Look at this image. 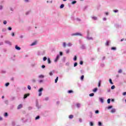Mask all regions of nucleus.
I'll use <instances>...</instances> for the list:
<instances>
[{"mask_svg":"<svg viewBox=\"0 0 126 126\" xmlns=\"http://www.w3.org/2000/svg\"><path fill=\"white\" fill-rule=\"evenodd\" d=\"M72 36H82V34L80 33L77 32L76 33L73 34Z\"/></svg>","mask_w":126,"mask_h":126,"instance_id":"f257e3e1","label":"nucleus"},{"mask_svg":"<svg viewBox=\"0 0 126 126\" xmlns=\"http://www.w3.org/2000/svg\"><path fill=\"white\" fill-rule=\"evenodd\" d=\"M30 95V94H24V99H26V98H27V97Z\"/></svg>","mask_w":126,"mask_h":126,"instance_id":"f03ea898","label":"nucleus"},{"mask_svg":"<svg viewBox=\"0 0 126 126\" xmlns=\"http://www.w3.org/2000/svg\"><path fill=\"white\" fill-rule=\"evenodd\" d=\"M59 59H60V55H58L57 56L56 59L55 60V63H57V62H58V61L59 60Z\"/></svg>","mask_w":126,"mask_h":126,"instance_id":"7ed1b4c3","label":"nucleus"},{"mask_svg":"<svg viewBox=\"0 0 126 126\" xmlns=\"http://www.w3.org/2000/svg\"><path fill=\"white\" fill-rule=\"evenodd\" d=\"M22 107H23L22 104L19 105L17 107L18 110L21 109V108H22Z\"/></svg>","mask_w":126,"mask_h":126,"instance_id":"20e7f679","label":"nucleus"},{"mask_svg":"<svg viewBox=\"0 0 126 126\" xmlns=\"http://www.w3.org/2000/svg\"><path fill=\"white\" fill-rule=\"evenodd\" d=\"M15 49L19 50H21V48L20 47H18L17 45H16Z\"/></svg>","mask_w":126,"mask_h":126,"instance_id":"39448f33","label":"nucleus"},{"mask_svg":"<svg viewBox=\"0 0 126 126\" xmlns=\"http://www.w3.org/2000/svg\"><path fill=\"white\" fill-rule=\"evenodd\" d=\"M97 90H98V89L97 88H95L93 90V92H94V93L97 92Z\"/></svg>","mask_w":126,"mask_h":126,"instance_id":"423d86ee","label":"nucleus"},{"mask_svg":"<svg viewBox=\"0 0 126 126\" xmlns=\"http://www.w3.org/2000/svg\"><path fill=\"white\" fill-rule=\"evenodd\" d=\"M67 46L68 47H71L72 46V44H71V43L70 42H69L67 44Z\"/></svg>","mask_w":126,"mask_h":126,"instance_id":"0eeeda50","label":"nucleus"},{"mask_svg":"<svg viewBox=\"0 0 126 126\" xmlns=\"http://www.w3.org/2000/svg\"><path fill=\"white\" fill-rule=\"evenodd\" d=\"M92 18L94 20H97V17H95V16L92 17Z\"/></svg>","mask_w":126,"mask_h":126,"instance_id":"6e6552de","label":"nucleus"},{"mask_svg":"<svg viewBox=\"0 0 126 126\" xmlns=\"http://www.w3.org/2000/svg\"><path fill=\"white\" fill-rule=\"evenodd\" d=\"M37 44V42L35 41L33 42L32 44H31V46H34V45H36Z\"/></svg>","mask_w":126,"mask_h":126,"instance_id":"1a4fd4ad","label":"nucleus"},{"mask_svg":"<svg viewBox=\"0 0 126 126\" xmlns=\"http://www.w3.org/2000/svg\"><path fill=\"white\" fill-rule=\"evenodd\" d=\"M47 62H48V63H49V64L51 63V60L50 59V58L47 59Z\"/></svg>","mask_w":126,"mask_h":126,"instance_id":"9d476101","label":"nucleus"},{"mask_svg":"<svg viewBox=\"0 0 126 126\" xmlns=\"http://www.w3.org/2000/svg\"><path fill=\"white\" fill-rule=\"evenodd\" d=\"M116 112V109H112L111 111V113H115Z\"/></svg>","mask_w":126,"mask_h":126,"instance_id":"9b49d317","label":"nucleus"},{"mask_svg":"<svg viewBox=\"0 0 126 126\" xmlns=\"http://www.w3.org/2000/svg\"><path fill=\"white\" fill-rule=\"evenodd\" d=\"M63 48H65L66 47V43L65 42L63 43Z\"/></svg>","mask_w":126,"mask_h":126,"instance_id":"f8f14e48","label":"nucleus"},{"mask_svg":"<svg viewBox=\"0 0 126 126\" xmlns=\"http://www.w3.org/2000/svg\"><path fill=\"white\" fill-rule=\"evenodd\" d=\"M63 7H64V4H61L60 6V8H63Z\"/></svg>","mask_w":126,"mask_h":126,"instance_id":"ddd939ff","label":"nucleus"},{"mask_svg":"<svg viewBox=\"0 0 126 126\" xmlns=\"http://www.w3.org/2000/svg\"><path fill=\"white\" fill-rule=\"evenodd\" d=\"M100 86H101V80H99L98 82V87H100Z\"/></svg>","mask_w":126,"mask_h":126,"instance_id":"4468645a","label":"nucleus"},{"mask_svg":"<svg viewBox=\"0 0 126 126\" xmlns=\"http://www.w3.org/2000/svg\"><path fill=\"white\" fill-rule=\"evenodd\" d=\"M107 103H108V104H110V103H111V99L108 98L107 99Z\"/></svg>","mask_w":126,"mask_h":126,"instance_id":"2eb2a0df","label":"nucleus"},{"mask_svg":"<svg viewBox=\"0 0 126 126\" xmlns=\"http://www.w3.org/2000/svg\"><path fill=\"white\" fill-rule=\"evenodd\" d=\"M89 96H90V97H93V96H94V93L90 94H89Z\"/></svg>","mask_w":126,"mask_h":126,"instance_id":"dca6fc26","label":"nucleus"},{"mask_svg":"<svg viewBox=\"0 0 126 126\" xmlns=\"http://www.w3.org/2000/svg\"><path fill=\"white\" fill-rule=\"evenodd\" d=\"M58 80H59V77H57L56 79H55V83L58 82Z\"/></svg>","mask_w":126,"mask_h":126,"instance_id":"f3484780","label":"nucleus"},{"mask_svg":"<svg viewBox=\"0 0 126 126\" xmlns=\"http://www.w3.org/2000/svg\"><path fill=\"white\" fill-rule=\"evenodd\" d=\"M111 50H113V51H116V50H117V48L116 47H112Z\"/></svg>","mask_w":126,"mask_h":126,"instance_id":"a211bd4d","label":"nucleus"},{"mask_svg":"<svg viewBox=\"0 0 126 126\" xmlns=\"http://www.w3.org/2000/svg\"><path fill=\"white\" fill-rule=\"evenodd\" d=\"M39 78H44V75H40L39 76Z\"/></svg>","mask_w":126,"mask_h":126,"instance_id":"6ab92c4d","label":"nucleus"},{"mask_svg":"<svg viewBox=\"0 0 126 126\" xmlns=\"http://www.w3.org/2000/svg\"><path fill=\"white\" fill-rule=\"evenodd\" d=\"M28 89L29 90H31V86H30V85H28Z\"/></svg>","mask_w":126,"mask_h":126,"instance_id":"aec40b11","label":"nucleus"},{"mask_svg":"<svg viewBox=\"0 0 126 126\" xmlns=\"http://www.w3.org/2000/svg\"><path fill=\"white\" fill-rule=\"evenodd\" d=\"M100 102H101V103H103L104 99H103V98H100Z\"/></svg>","mask_w":126,"mask_h":126,"instance_id":"412c9836","label":"nucleus"},{"mask_svg":"<svg viewBox=\"0 0 126 126\" xmlns=\"http://www.w3.org/2000/svg\"><path fill=\"white\" fill-rule=\"evenodd\" d=\"M69 118L70 119H73V115H69Z\"/></svg>","mask_w":126,"mask_h":126,"instance_id":"4be33fe9","label":"nucleus"},{"mask_svg":"<svg viewBox=\"0 0 126 126\" xmlns=\"http://www.w3.org/2000/svg\"><path fill=\"white\" fill-rule=\"evenodd\" d=\"M84 79V75L81 76V80H83Z\"/></svg>","mask_w":126,"mask_h":126,"instance_id":"5701e85b","label":"nucleus"},{"mask_svg":"<svg viewBox=\"0 0 126 126\" xmlns=\"http://www.w3.org/2000/svg\"><path fill=\"white\" fill-rule=\"evenodd\" d=\"M106 46H109V41H107L105 43Z\"/></svg>","mask_w":126,"mask_h":126,"instance_id":"b1692460","label":"nucleus"},{"mask_svg":"<svg viewBox=\"0 0 126 126\" xmlns=\"http://www.w3.org/2000/svg\"><path fill=\"white\" fill-rule=\"evenodd\" d=\"M69 49H67L66 50V54H69Z\"/></svg>","mask_w":126,"mask_h":126,"instance_id":"393cba45","label":"nucleus"},{"mask_svg":"<svg viewBox=\"0 0 126 126\" xmlns=\"http://www.w3.org/2000/svg\"><path fill=\"white\" fill-rule=\"evenodd\" d=\"M76 107H77V108H79V107H80V104L77 103L76 104Z\"/></svg>","mask_w":126,"mask_h":126,"instance_id":"a878e982","label":"nucleus"},{"mask_svg":"<svg viewBox=\"0 0 126 126\" xmlns=\"http://www.w3.org/2000/svg\"><path fill=\"white\" fill-rule=\"evenodd\" d=\"M74 61H76V60H77V57H76V56H74V58L73 59Z\"/></svg>","mask_w":126,"mask_h":126,"instance_id":"bb28decb","label":"nucleus"},{"mask_svg":"<svg viewBox=\"0 0 126 126\" xmlns=\"http://www.w3.org/2000/svg\"><path fill=\"white\" fill-rule=\"evenodd\" d=\"M42 91H43V88H40L38 91L39 92H42Z\"/></svg>","mask_w":126,"mask_h":126,"instance_id":"cd10ccee","label":"nucleus"},{"mask_svg":"<svg viewBox=\"0 0 126 126\" xmlns=\"http://www.w3.org/2000/svg\"><path fill=\"white\" fill-rule=\"evenodd\" d=\"M109 82H110V84H113V82L112 81V79H109Z\"/></svg>","mask_w":126,"mask_h":126,"instance_id":"c85d7f7f","label":"nucleus"},{"mask_svg":"<svg viewBox=\"0 0 126 126\" xmlns=\"http://www.w3.org/2000/svg\"><path fill=\"white\" fill-rule=\"evenodd\" d=\"M122 72H123V70H122V69H120L118 71V73H122Z\"/></svg>","mask_w":126,"mask_h":126,"instance_id":"c756f323","label":"nucleus"},{"mask_svg":"<svg viewBox=\"0 0 126 126\" xmlns=\"http://www.w3.org/2000/svg\"><path fill=\"white\" fill-rule=\"evenodd\" d=\"M68 93H73V91L72 90H69L68 91Z\"/></svg>","mask_w":126,"mask_h":126,"instance_id":"7c9ffc66","label":"nucleus"},{"mask_svg":"<svg viewBox=\"0 0 126 126\" xmlns=\"http://www.w3.org/2000/svg\"><path fill=\"white\" fill-rule=\"evenodd\" d=\"M4 116L5 117H7L8 116V114H7V113L6 112V113H4Z\"/></svg>","mask_w":126,"mask_h":126,"instance_id":"2f4dec72","label":"nucleus"},{"mask_svg":"<svg viewBox=\"0 0 126 126\" xmlns=\"http://www.w3.org/2000/svg\"><path fill=\"white\" fill-rule=\"evenodd\" d=\"M40 119V116H38L35 118V120H39Z\"/></svg>","mask_w":126,"mask_h":126,"instance_id":"473e14b6","label":"nucleus"},{"mask_svg":"<svg viewBox=\"0 0 126 126\" xmlns=\"http://www.w3.org/2000/svg\"><path fill=\"white\" fill-rule=\"evenodd\" d=\"M72 4H74V3H76V1L74 0L72 2Z\"/></svg>","mask_w":126,"mask_h":126,"instance_id":"72a5a7b5","label":"nucleus"},{"mask_svg":"<svg viewBox=\"0 0 126 126\" xmlns=\"http://www.w3.org/2000/svg\"><path fill=\"white\" fill-rule=\"evenodd\" d=\"M112 108H113L112 106H109L108 107V109H112Z\"/></svg>","mask_w":126,"mask_h":126,"instance_id":"f704fd0d","label":"nucleus"},{"mask_svg":"<svg viewBox=\"0 0 126 126\" xmlns=\"http://www.w3.org/2000/svg\"><path fill=\"white\" fill-rule=\"evenodd\" d=\"M90 125L91 126H94L93 122H90Z\"/></svg>","mask_w":126,"mask_h":126,"instance_id":"c9c22d12","label":"nucleus"},{"mask_svg":"<svg viewBox=\"0 0 126 126\" xmlns=\"http://www.w3.org/2000/svg\"><path fill=\"white\" fill-rule=\"evenodd\" d=\"M43 61L45 62V61H47V57H45L43 58Z\"/></svg>","mask_w":126,"mask_h":126,"instance_id":"e433bc0d","label":"nucleus"},{"mask_svg":"<svg viewBox=\"0 0 126 126\" xmlns=\"http://www.w3.org/2000/svg\"><path fill=\"white\" fill-rule=\"evenodd\" d=\"M95 114H99V110H96L95 111Z\"/></svg>","mask_w":126,"mask_h":126,"instance_id":"4c0bfd02","label":"nucleus"},{"mask_svg":"<svg viewBox=\"0 0 126 126\" xmlns=\"http://www.w3.org/2000/svg\"><path fill=\"white\" fill-rule=\"evenodd\" d=\"M77 66V63H75L74 64V66L75 67V66Z\"/></svg>","mask_w":126,"mask_h":126,"instance_id":"58836bf2","label":"nucleus"},{"mask_svg":"<svg viewBox=\"0 0 126 126\" xmlns=\"http://www.w3.org/2000/svg\"><path fill=\"white\" fill-rule=\"evenodd\" d=\"M111 89H115V85H113L111 87Z\"/></svg>","mask_w":126,"mask_h":126,"instance_id":"ea45409f","label":"nucleus"},{"mask_svg":"<svg viewBox=\"0 0 126 126\" xmlns=\"http://www.w3.org/2000/svg\"><path fill=\"white\" fill-rule=\"evenodd\" d=\"M98 126H102V123L99 122H98Z\"/></svg>","mask_w":126,"mask_h":126,"instance_id":"a19ab883","label":"nucleus"},{"mask_svg":"<svg viewBox=\"0 0 126 126\" xmlns=\"http://www.w3.org/2000/svg\"><path fill=\"white\" fill-rule=\"evenodd\" d=\"M80 64H81V65L83 64V61H80Z\"/></svg>","mask_w":126,"mask_h":126,"instance_id":"79ce46f5","label":"nucleus"},{"mask_svg":"<svg viewBox=\"0 0 126 126\" xmlns=\"http://www.w3.org/2000/svg\"><path fill=\"white\" fill-rule=\"evenodd\" d=\"M9 85V83H7L5 84V86H8Z\"/></svg>","mask_w":126,"mask_h":126,"instance_id":"37998d69","label":"nucleus"},{"mask_svg":"<svg viewBox=\"0 0 126 126\" xmlns=\"http://www.w3.org/2000/svg\"><path fill=\"white\" fill-rule=\"evenodd\" d=\"M41 67L42 68H45L46 67V66H45V65H43Z\"/></svg>","mask_w":126,"mask_h":126,"instance_id":"c03bdc74","label":"nucleus"},{"mask_svg":"<svg viewBox=\"0 0 126 126\" xmlns=\"http://www.w3.org/2000/svg\"><path fill=\"white\" fill-rule=\"evenodd\" d=\"M45 100L46 101H48V100H49V97H46V98H45Z\"/></svg>","mask_w":126,"mask_h":126,"instance_id":"a18cd8bd","label":"nucleus"},{"mask_svg":"<svg viewBox=\"0 0 126 126\" xmlns=\"http://www.w3.org/2000/svg\"><path fill=\"white\" fill-rule=\"evenodd\" d=\"M39 96H41L42 95V92H39V94H38Z\"/></svg>","mask_w":126,"mask_h":126,"instance_id":"49530a36","label":"nucleus"},{"mask_svg":"<svg viewBox=\"0 0 126 126\" xmlns=\"http://www.w3.org/2000/svg\"><path fill=\"white\" fill-rule=\"evenodd\" d=\"M49 75H50V76L53 75V73H52V72H50L49 73Z\"/></svg>","mask_w":126,"mask_h":126,"instance_id":"de8ad7c7","label":"nucleus"},{"mask_svg":"<svg viewBox=\"0 0 126 126\" xmlns=\"http://www.w3.org/2000/svg\"><path fill=\"white\" fill-rule=\"evenodd\" d=\"M7 22H6V21H4L3 22V24H4L5 25V24H6Z\"/></svg>","mask_w":126,"mask_h":126,"instance_id":"09e8293b","label":"nucleus"},{"mask_svg":"<svg viewBox=\"0 0 126 126\" xmlns=\"http://www.w3.org/2000/svg\"><path fill=\"white\" fill-rule=\"evenodd\" d=\"M123 95H124V96H125V95H126V92L123 93Z\"/></svg>","mask_w":126,"mask_h":126,"instance_id":"8fccbe9b","label":"nucleus"},{"mask_svg":"<svg viewBox=\"0 0 126 126\" xmlns=\"http://www.w3.org/2000/svg\"><path fill=\"white\" fill-rule=\"evenodd\" d=\"M2 8H3V6H0V9L1 10Z\"/></svg>","mask_w":126,"mask_h":126,"instance_id":"3c124183","label":"nucleus"},{"mask_svg":"<svg viewBox=\"0 0 126 126\" xmlns=\"http://www.w3.org/2000/svg\"><path fill=\"white\" fill-rule=\"evenodd\" d=\"M103 20H104V21H105V20H107V18H103Z\"/></svg>","mask_w":126,"mask_h":126,"instance_id":"603ef678","label":"nucleus"},{"mask_svg":"<svg viewBox=\"0 0 126 126\" xmlns=\"http://www.w3.org/2000/svg\"><path fill=\"white\" fill-rule=\"evenodd\" d=\"M60 56H63V52H60Z\"/></svg>","mask_w":126,"mask_h":126,"instance_id":"864d4df0","label":"nucleus"},{"mask_svg":"<svg viewBox=\"0 0 126 126\" xmlns=\"http://www.w3.org/2000/svg\"><path fill=\"white\" fill-rule=\"evenodd\" d=\"M118 11H119V10H114V12H118Z\"/></svg>","mask_w":126,"mask_h":126,"instance_id":"5fc2aeb1","label":"nucleus"},{"mask_svg":"<svg viewBox=\"0 0 126 126\" xmlns=\"http://www.w3.org/2000/svg\"><path fill=\"white\" fill-rule=\"evenodd\" d=\"M8 30H11L12 28H11V27H9L8 28Z\"/></svg>","mask_w":126,"mask_h":126,"instance_id":"6e6d98bb","label":"nucleus"},{"mask_svg":"<svg viewBox=\"0 0 126 126\" xmlns=\"http://www.w3.org/2000/svg\"><path fill=\"white\" fill-rule=\"evenodd\" d=\"M0 121H2V118L0 116Z\"/></svg>","mask_w":126,"mask_h":126,"instance_id":"4d7b16f0","label":"nucleus"},{"mask_svg":"<svg viewBox=\"0 0 126 126\" xmlns=\"http://www.w3.org/2000/svg\"><path fill=\"white\" fill-rule=\"evenodd\" d=\"M32 82H36V80L35 79L32 80Z\"/></svg>","mask_w":126,"mask_h":126,"instance_id":"13d9d810","label":"nucleus"},{"mask_svg":"<svg viewBox=\"0 0 126 126\" xmlns=\"http://www.w3.org/2000/svg\"><path fill=\"white\" fill-rule=\"evenodd\" d=\"M12 36H14V32L12 33Z\"/></svg>","mask_w":126,"mask_h":126,"instance_id":"bf43d9fd","label":"nucleus"},{"mask_svg":"<svg viewBox=\"0 0 126 126\" xmlns=\"http://www.w3.org/2000/svg\"><path fill=\"white\" fill-rule=\"evenodd\" d=\"M124 40H125V39L123 38L121 40V42H123V41H124Z\"/></svg>","mask_w":126,"mask_h":126,"instance_id":"052dcab7","label":"nucleus"},{"mask_svg":"<svg viewBox=\"0 0 126 126\" xmlns=\"http://www.w3.org/2000/svg\"><path fill=\"white\" fill-rule=\"evenodd\" d=\"M6 43H7V44H8V43H9V44H10V42H9V41H6Z\"/></svg>","mask_w":126,"mask_h":126,"instance_id":"680f3d73","label":"nucleus"},{"mask_svg":"<svg viewBox=\"0 0 126 126\" xmlns=\"http://www.w3.org/2000/svg\"><path fill=\"white\" fill-rule=\"evenodd\" d=\"M25 1H26V2H28L29 0H25Z\"/></svg>","mask_w":126,"mask_h":126,"instance_id":"e2e57ef3","label":"nucleus"},{"mask_svg":"<svg viewBox=\"0 0 126 126\" xmlns=\"http://www.w3.org/2000/svg\"><path fill=\"white\" fill-rule=\"evenodd\" d=\"M43 82V80H40V81H39V83H41V82Z\"/></svg>","mask_w":126,"mask_h":126,"instance_id":"0e129e2a","label":"nucleus"},{"mask_svg":"<svg viewBox=\"0 0 126 126\" xmlns=\"http://www.w3.org/2000/svg\"><path fill=\"white\" fill-rule=\"evenodd\" d=\"M105 14H106V15H108L109 14L108 13V12H106Z\"/></svg>","mask_w":126,"mask_h":126,"instance_id":"69168bd1","label":"nucleus"},{"mask_svg":"<svg viewBox=\"0 0 126 126\" xmlns=\"http://www.w3.org/2000/svg\"><path fill=\"white\" fill-rule=\"evenodd\" d=\"M4 96L3 95V96H2V99H4Z\"/></svg>","mask_w":126,"mask_h":126,"instance_id":"338daca9","label":"nucleus"},{"mask_svg":"<svg viewBox=\"0 0 126 126\" xmlns=\"http://www.w3.org/2000/svg\"><path fill=\"white\" fill-rule=\"evenodd\" d=\"M111 101H112V102H114V101H115V100H114V99H112Z\"/></svg>","mask_w":126,"mask_h":126,"instance_id":"774afa93","label":"nucleus"}]
</instances>
